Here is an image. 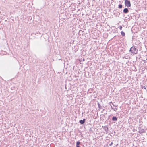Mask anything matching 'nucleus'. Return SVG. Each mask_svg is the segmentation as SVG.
Wrapping results in <instances>:
<instances>
[{"label": "nucleus", "instance_id": "obj_1", "mask_svg": "<svg viewBox=\"0 0 147 147\" xmlns=\"http://www.w3.org/2000/svg\"><path fill=\"white\" fill-rule=\"evenodd\" d=\"M129 51L134 55V54H136L138 53V50L136 49L135 46H133L130 48Z\"/></svg>", "mask_w": 147, "mask_h": 147}, {"label": "nucleus", "instance_id": "obj_2", "mask_svg": "<svg viewBox=\"0 0 147 147\" xmlns=\"http://www.w3.org/2000/svg\"><path fill=\"white\" fill-rule=\"evenodd\" d=\"M125 6L127 7H130L131 6V2L129 0H125Z\"/></svg>", "mask_w": 147, "mask_h": 147}, {"label": "nucleus", "instance_id": "obj_3", "mask_svg": "<svg viewBox=\"0 0 147 147\" xmlns=\"http://www.w3.org/2000/svg\"><path fill=\"white\" fill-rule=\"evenodd\" d=\"M102 127L107 134L108 130V128L107 126H102Z\"/></svg>", "mask_w": 147, "mask_h": 147}, {"label": "nucleus", "instance_id": "obj_4", "mask_svg": "<svg viewBox=\"0 0 147 147\" xmlns=\"http://www.w3.org/2000/svg\"><path fill=\"white\" fill-rule=\"evenodd\" d=\"M139 132L140 134L145 132L144 129H143L141 127H139Z\"/></svg>", "mask_w": 147, "mask_h": 147}, {"label": "nucleus", "instance_id": "obj_5", "mask_svg": "<svg viewBox=\"0 0 147 147\" xmlns=\"http://www.w3.org/2000/svg\"><path fill=\"white\" fill-rule=\"evenodd\" d=\"M129 12V10L127 8H125L123 10V13L125 14H127Z\"/></svg>", "mask_w": 147, "mask_h": 147}, {"label": "nucleus", "instance_id": "obj_6", "mask_svg": "<svg viewBox=\"0 0 147 147\" xmlns=\"http://www.w3.org/2000/svg\"><path fill=\"white\" fill-rule=\"evenodd\" d=\"M86 119H84L83 120H80L79 121V122L81 124H83L85 122Z\"/></svg>", "mask_w": 147, "mask_h": 147}, {"label": "nucleus", "instance_id": "obj_7", "mask_svg": "<svg viewBox=\"0 0 147 147\" xmlns=\"http://www.w3.org/2000/svg\"><path fill=\"white\" fill-rule=\"evenodd\" d=\"M112 120L115 122L117 120V118L116 116H113L112 118Z\"/></svg>", "mask_w": 147, "mask_h": 147}, {"label": "nucleus", "instance_id": "obj_8", "mask_svg": "<svg viewBox=\"0 0 147 147\" xmlns=\"http://www.w3.org/2000/svg\"><path fill=\"white\" fill-rule=\"evenodd\" d=\"M80 144V142L78 141L76 142V147H80L79 145Z\"/></svg>", "mask_w": 147, "mask_h": 147}, {"label": "nucleus", "instance_id": "obj_9", "mask_svg": "<svg viewBox=\"0 0 147 147\" xmlns=\"http://www.w3.org/2000/svg\"><path fill=\"white\" fill-rule=\"evenodd\" d=\"M110 105L111 106V109H113L114 111H116L117 110V107H116V108H113V107H112V106H111V105Z\"/></svg>", "mask_w": 147, "mask_h": 147}, {"label": "nucleus", "instance_id": "obj_10", "mask_svg": "<svg viewBox=\"0 0 147 147\" xmlns=\"http://www.w3.org/2000/svg\"><path fill=\"white\" fill-rule=\"evenodd\" d=\"M121 35L123 36H124L125 35V33L123 31H121Z\"/></svg>", "mask_w": 147, "mask_h": 147}, {"label": "nucleus", "instance_id": "obj_11", "mask_svg": "<svg viewBox=\"0 0 147 147\" xmlns=\"http://www.w3.org/2000/svg\"><path fill=\"white\" fill-rule=\"evenodd\" d=\"M98 107L99 109H102L101 106L98 102Z\"/></svg>", "mask_w": 147, "mask_h": 147}, {"label": "nucleus", "instance_id": "obj_12", "mask_svg": "<svg viewBox=\"0 0 147 147\" xmlns=\"http://www.w3.org/2000/svg\"><path fill=\"white\" fill-rule=\"evenodd\" d=\"M141 88H142V89H143L144 88V89H146V87H145V85L144 86L141 85Z\"/></svg>", "mask_w": 147, "mask_h": 147}, {"label": "nucleus", "instance_id": "obj_13", "mask_svg": "<svg viewBox=\"0 0 147 147\" xmlns=\"http://www.w3.org/2000/svg\"><path fill=\"white\" fill-rule=\"evenodd\" d=\"M122 5L121 4H119L118 5V8H119L121 9L122 8Z\"/></svg>", "mask_w": 147, "mask_h": 147}, {"label": "nucleus", "instance_id": "obj_14", "mask_svg": "<svg viewBox=\"0 0 147 147\" xmlns=\"http://www.w3.org/2000/svg\"><path fill=\"white\" fill-rule=\"evenodd\" d=\"M111 103L112 104V105H113V106H115L116 107H117V106H116L115 105H114L112 103V102H110V104Z\"/></svg>", "mask_w": 147, "mask_h": 147}, {"label": "nucleus", "instance_id": "obj_15", "mask_svg": "<svg viewBox=\"0 0 147 147\" xmlns=\"http://www.w3.org/2000/svg\"><path fill=\"white\" fill-rule=\"evenodd\" d=\"M119 28L120 30H121L122 29V26H120Z\"/></svg>", "mask_w": 147, "mask_h": 147}, {"label": "nucleus", "instance_id": "obj_16", "mask_svg": "<svg viewBox=\"0 0 147 147\" xmlns=\"http://www.w3.org/2000/svg\"><path fill=\"white\" fill-rule=\"evenodd\" d=\"M113 144V143L112 142H111V143L110 144H109V145L110 146H111V145Z\"/></svg>", "mask_w": 147, "mask_h": 147}]
</instances>
